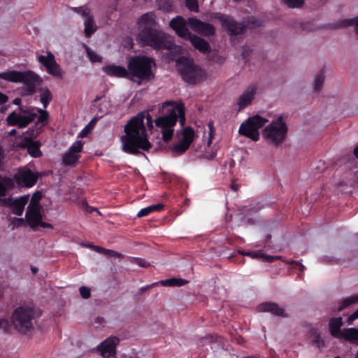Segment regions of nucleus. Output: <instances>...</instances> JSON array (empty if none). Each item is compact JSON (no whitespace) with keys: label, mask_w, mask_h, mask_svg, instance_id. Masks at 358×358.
I'll return each instance as SVG.
<instances>
[{"label":"nucleus","mask_w":358,"mask_h":358,"mask_svg":"<svg viewBox=\"0 0 358 358\" xmlns=\"http://www.w3.org/2000/svg\"><path fill=\"white\" fill-rule=\"evenodd\" d=\"M187 22L193 31L201 35L210 36L215 34V27L212 24L201 21L195 17H189Z\"/></svg>","instance_id":"obj_13"},{"label":"nucleus","mask_w":358,"mask_h":358,"mask_svg":"<svg viewBox=\"0 0 358 358\" xmlns=\"http://www.w3.org/2000/svg\"><path fill=\"white\" fill-rule=\"evenodd\" d=\"M253 259L263 258L265 262H273L275 259H278L277 256L265 255L259 252H248L243 254Z\"/></svg>","instance_id":"obj_32"},{"label":"nucleus","mask_w":358,"mask_h":358,"mask_svg":"<svg viewBox=\"0 0 358 358\" xmlns=\"http://www.w3.org/2000/svg\"><path fill=\"white\" fill-rule=\"evenodd\" d=\"M38 227H41L43 228H49L51 229H53V226L51 224L43 222L42 220H41V221L39 222Z\"/></svg>","instance_id":"obj_62"},{"label":"nucleus","mask_w":358,"mask_h":358,"mask_svg":"<svg viewBox=\"0 0 358 358\" xmlns=\"http://www.w3.org/2000/svg\"><path fill=\"white\" fill-rule=\"evenodd\" d=\"M21 112L27 113V115H21L15 111L10 113L6 117L7 124L9 126H17L19 128H24L34 121L36 117V114L27 113L20 107Z\"/></svg>","instance_id":"obj_11"},{"label":"nucleus","mask_w":358,"mask_h":358,"mask_svg":"<svg viewBox=\"0 0 358 358\" xmlns=\"http://www.w3.org/2000/svg\"><path fill=\"white\" fill-rule=\"evenodd\" d=\"M329 330L331 334L337 338H345V329L343 331L341 330V327L343 325L342 317H333L329 321Z\"/></svg>","instance_id":"obj_23"},{"label":"nucleus","mask_w":358,"mask_h":358,"mask_svg":"<svg viewBox=\"0 0 358 358\" xmlns=\"http://www.w3.org/2000/svg\"><path fill=\"white\" fill-rule=\"evenodd\" d=\"M14 179L19 185L31 187L36 184L37 176L29 169H23L14 176Z\"/></svg>","instance_id":"obj_17"},{"label":"nucleus","mask_w":358,"mask_h":358,"mask_svg":"<svg viewBox=\"0 0 358 358\" xmlns=\"http://www.w3.org/2000/svg\"><path fill=\"white\" fill-rule=\"evenodd\" d=\"M4 158V150L3 148L0 145V167L1 166L2 161Z\"/></svg>","instance_id":"obj_64"},{"label":"nucleus","mask_w":358,"mask_h":358,"mask_svg":"<svg viewBox=\"0 0 358 358\" xmlns=\"http://www.w3.org/2000/svg\"><path fill=\"white\" fill-rule=\"evenodd\" d=\"M215 18L217 19L222 28L231 36H238L243 34L247 26L242 22H237L233 17L222 13H216Z\"/></svg>","instance_id":"obj_9"},{"label":"nucleus","mask_w":358,"mask_h":358,"mask_svg":"<svg viewBox=\"0 0 358 358\" xmlns=\"http://www.w3.org/2000/svg\"><path fill=\"white\" fill-rule=\"evenodd\" d=\"M29 201V195H24L17 199L12 197L4 198L2 206L9 207L12 213L17 216L22 215L25 205Z\"/></svg>","instance_id":"obj_14"},{"label":"nucleus","mask_w":358,"mask_h":358,"mask_svg":"<svg viewBox=\"0 0 358 358\" xmlns=\"http://www.w3.org/2000/svg\"><path fill=\"white\" fill-rule=\"evenodd\" d=\"M103 71L109 76L117 78H129L128 69H125L121 66L108 65L103 67Z\"/></svg>","instance_id":"obj_24"},{"label":"nucleus","mask_w":358,"mask_h":358,"mask_svg":"<svg viewBox=\"0 0 358 358\" xmlns=\"http://www.w3.org/2000/svg\"><path fill=\"white\" fill-rule=\"evenodd\" d=\"M79 154H76L68 150L63 156V163L66 165H74L80 158Z\"/></svg>","instance_id":"obj_31"},{"label":"nucleus","mask_w":358,"mask_h":358,"mask_svg":"<svg viewBox=\"0 0 358 358\" xmlns=\"http://www.w3.org/2000/svg\"><path fill=\"white\" fill-rule=\"evenodd\" d=\"M312 24L309 22L302 23L301 27L303 30H307L308 31H313V29L310 27Z\"/></svg>","instance_id":"obj_61"},{"label":"nucleus","mask_w":358,"mask_h":358,"mask_svg":"<svg viewBox=\"0 0 358 358\" xmlns=\"http://www.w3.org/2000/svg\"><path fill=\"white\" fill-rule=\"evenodd\" d=\"M52 95L51 92L48 89L45 88L42 90L41 93V102L42 103L43 108H46L49 105L50 102L52 101Z\"/></svg>","instance_id":"obj_35"},{"label":"nucleus","mask_w":358,"mask_h":358,"mask_svg":"<svg viewBox=\"0 0 358 358\" xmlns=\"http://www.w3.org/2000/svg\"><path fill=\"white\" fill-rule=\"evenodd\" d=\"M257 92V87L255 85H250L241 95L238 99V105L239 110L243 109L251 104Z\"/></svg>","instance_id":"obj_19"},{"label":"nucleus","mask_w":358,"mask_h":358,"mask_svg":"<svg viewBox=\"0 0 358 358\" xmlns=\"http://www.w3.org/2000/svg\"><path fill=\"white\" fill-rule=\"evenodd\" d=\"M14 187L13 180L6 176H0V196H4L8 189Z\"/></svg>","instance_id":"obj_27"},{"label":"nucleus","mask_w":358,"mask_h":358,"mask_svg":"<svg viewBox=\"0 0 358 358\" xmlns=\"http://www.w3.org/2000/svg\"><path fill=\"white\" fill-rule=\"evenodd\" d=\"M187 21L182 16L178 15L173 17L169 22V26L173 29L176 34L180 38L187 40L192 34L187 27Z\"/></svg>","instance_id":"obj_15"},{"label":"nucleus","mask_w":358,"mask_h":358,"mask_svg":"<svg viewBox=\"0 0 358 358\" xmlns=\"http://www.w3.org/2000/svg\"><path fill=\"white\" fill-rule=\"evenodd\" d=\"M25 221L26 220H24L23 218H16V217L13 218V220L12 221L13 228L19 227L24 225Z\"/></svg>","instance_id":"obj_55"},{"label":"nucleus","mask_w":358,"mask_h":358,"mask_svg":"<svg viewBox=\"0 0 358 358\" xmlns=\"http://www.w3.org/2000/svg\"><path fill=\"white\" fill-rule=\"evenodd\" d=\"M187 283V281L182 278H172L164 280H160L159 284L165 287H181Z\"/></svg>","instance_id":"obj_29"},{"label":"nucleus","mask_w":358,"mask_h":358,"mask_svg":"<svg viewBox=\"0 0 358 358\" xmlns=\"http://www.w3.org/2000/svg\"><path fill=\"white\" fill-rule=\"evenodd\" d=\"M85 20V35L86 37H90L96 30L94 25L93 16L90 14L86 16Z\"/></svg>","instance_id":"obj_26"},{"label":"nucleus","mask_w":358,"mask_h":358,"mask_svg":"<svg viewBox=\"0 0 358 358\" xmlns=\"http://www.w3.org/2000/svg\"><path fill=\"white\" fill-rule=\"evenodd\" d=\"M201 345H210L213 350H217L220 348L224 349L227 340L220 336L209 334L200 339Z\"/></svg>","instance_id":"obj_18"},{"label":"nucleus","mask_w":358,"mask_h":358,"mask_svg":"<svg viewBox=\"0 0 358 358\" xmlns=\"http://www.w3.org/2000/svg\"><path fill=\"white\" fill-rule=\"evenodd\" d=\"M283 1L290 8H301L304 3L303 0H283Z\"/></svg>","instance_id":"obj_44"},{"label":"nucleus","mask_w":358,"mask_h":358,"mask_svg":"<svg viewBox=\"0 0 358 358\" xmlns=\"http://www.w3.org/2000/svg\"><path fill=\"white\" fill-rule=\"evenodd\" d=\"M155 65L153 59L145 55L131 57L127 63L129 79L136 81L138 84L152 80L155 78L152 71Z\"/></svg>","instance_id":"obj_3"},{"label":"nucleus","mask_w":358,"mask_h":358,"mask_svg":"<svg viewBox=\"0 0 358 358\" xmlns=\"http://www.w3.org/2000/svg\"><path fill=\"white\" fill-rule=\"evenodd\" d=\"M8 101V96L0 92V105L3 104Z\"/></svg>","instance_id":"obj_63"},{"label":"nucleus","mask_w":358,"mask_h":358,"mask_svg":"<svg viewBox=\"0 0 358 358\" xmlns=\"http://www.w3.org/2000/svg\"><path fill=\"white\" fill-rule=\"evenodd\" d=\"M37 59L45 67L46 71L50 75L59 78L63 77V71L56 62L55 55L52 52H48L47 55H38Z\"/></svg>","instance_id":"obj_10"},{"label":"nucleus","mask_w":358,"mask_h":358,"mask_svg":"<svg viewBox=\"0 0 358 358\" xmlns=\"http://www.w3.org/2000/svg\"><path fill=\"white\" fill-rule=\"evenodd\" d=\"M345 340L358 343V329L357 328H346L345 329Z\"/></svg>","instance_id":"obj_34"},{"label":"nucleus","mask_w":358,"mask_h":358,"mask_svg":"<svg viewBox=\"0 0 358 358\" xmlns=\"http://www.w3.org/2000/svg\"><path fill=\"white\" fill-rule=\"evenodd\" d=\"M34 320L35 311L31 307H17L11 315V322L14 328L22 334H27L33 328Z\"/></svg>","instance_id":"obj_6"},{"label":"nucleus","mask_w":358,"mask_h":358,"mask_svg":"<svg viewBox=\"0 0 358 358\" xmlns=\"http://www.w3.org/2000/svg\"><path fill=\"white\" fill-rule=\"evenodd\" d=\"M173 113L177 115V120L181 125H184L185 122V106L182 103H176L173 107Z\"/></svg>","instance_id":"obj_30"},{"label":"nucleus","mask_w":358,"mask_h":358,"mask_svg":"<svg viewBox=\"0 0 358 358\" xmlns=\"http://www.w3.org/2000/svg\"><path fill=\"white\" fill-rule=\"evenodd\" d=\"M73 9L76 13L81 15L84 17H85L86 16H87L88 15L90 14V10L87 7H84V6L76 7V8H73Z\"/></svg>","instance_id":"obj_48"},{"label":"nucleus","mask_w":358,"mask_h":358,"mask_svg":"<svg viewBox=\"0 0 358 358\" xmlns=\"http://www.w3.org/2000/svg\"><path fill=\"white\" fill-rule=\"evenodd\" d=\"M87 53L91 62H100L101 61V57L89 48H87Z\"/></svg>","instance_id":"obj_47"},{"label":"nucleus","mask_w":358,"mask_h":358,"mask_svg":"<svg viewBox=\"0 0 358 358\" xmlns=\"http://www.w3.org/2000/svg\"><path fill=\"white\" fill-rule=\"evenodd\" d=\"M41 143L38 141H31L29 143L27 148L28 153L33 157H40L42 155V152L40 150Z\"/></svg>","instance_id":"obj_28"},{"label":"nucleus","mask_w":358,"mask_h":358,"mask_svg":"<svg viewBox=\"0 0 358 358\" xmlns=\"http://www.w3.org/2000/svg\"><path fill=\"white\" fill-rule=\"evenodd\" d=\"M252 53V50L248 45H245L242 48V57L244 60L245 64H247L249 62V57Z\"/></svg>","instance_id":"obj_46"},{"label":"nucleus","mask_w":358,"mask_h":358,"mask_svg":"<svg viewBox=\"0 0 358 358\" xmlns=\"http://www.w3.org/2000/svg\"><path fill=\"white\" fill-rule=\"evenodd\" d=\"M177 69L182 80L189 85H196L206 80V70L194 63V59L180 57L176 60Z\"/></svg>","instance_id":"obj_4"},{"label":"nucleus","mask_w":358,"mask_h":358,"mask_svg":"<svg viewBox=\"0 0 358 358\" xmlns=\"http://www.w3.org/2000/svg\"><path fill=\"white\" fill-rule=\"evenodd\" d=\"M187 40L191 42L195 49L198 50L201 53L207 54L210 52L211 47L205 39L195 34H192L191 37L188 38Z\"/></svg>","instance_id":"obj_22"},{"label":"nucleus","mask_w":358,"mask_h":358,"mask_svg":"<svg viewBox=\"0 0 358 358\" xmlns=\"http://www.w3.org/2000/svg\"><path fill=\"white\" fill-rule=\"evenodd\" d=\"M150 208H152V213L153 212H159L164 209V206L163 204L158 203V204L151 205Z\"/></svg>","instance_id":"obj_60"},{"label":"nucleus","mask_w":358,"mask_h":358,"mask_svg":"<svg viewBox=\"0 0 358 358\" xmlns=\"http://www.w3.org/2000/svg\"><path fill=\"white\" fill-rule=\"evenodd\" d=\"M95 250L97 252H102L103 255L108 256V257H122V255L118 253L116 251L109 250V249H105L99 246H96Z\"/></svg>","instance_id":"obj_39"},{"label":"nucleus","mask_w":358,"mask_h":358,"mask_svg":"<svg viewBox=\"0 0 358 358\" xmlns=\"http://www.w3.org/2000/svg\"><path fill=\"white\" fill-rule=\"evenodd\" d=\"M177 122V115L173 113V108L169 115L159 117L155 120V124L162 129L173 128Z\"/></svg>","instance_id":"obj_21"},{"label":"nucleus","mask_w":358,"mask_h":358,"mask_svg":"<svg viewBox=\"0 0 358 358\" xmlns=\"http://www.w3.org/2000/svg\"><path fill=\"white\" fill-rule=\"evenodd\" d=\"M352 25L355 26V31L357 34H358V16L353 18L339 20L336 24H333L331 27L334 29H337Z\"/></svg>","instance_id":"obj_25"},{"label":"nucleus","mask_w":358,"mask_h":358,"mask_svg":"<svg viewBox=\"0 0 358 358\" xmlns=\"http://www.w3.org/2000/svg\"><path fill=\"white\" fill-rule=\"evenodd\" d=\"M120 339L117 337H110L102 342L98 347L101 355L105 358H115L116 346Z\"/></svg>","instance_id":"obj_16"},{"label":"nucleus","mask_w":358,"mask_h":358,"mask_svg":"<svg viewBox=\"0 0 358 358\" xmlns=\"http://www.w3.org/2000/svg\"><path fill=\"white\" fill-rule=\"evenodd\" d=\"M81 205H82V207L84 209H85L87 212L92 213L93 211L97 210L96 208L90 206L86 200H83L81 201Z\"/></svg>","instance_id":"obj_58"},{"label":"nucleus","mask_w":358,"mask_h":358,"mask_svg":"<svg viewBox=\"0 0 358 358\" xmlns=\"http://www.w3.org/2000/svg\"><path fill=\"white\" fill-rule=\"evenodd\" d=\"M288 127L282 115L272 120L263 130V136L274 145L282 144L287 136Z\"/></svg>","instance_id":"obj_7"},{"label":"nucleus","mask_w":358,"mask_h":358,"mask_svg":"<svg viewBox=\"0 0 358 358\" xmlns=\"http://www.w3.org/2000/svg\"><path fill=\"white\" fill-rule=\"evenodd\" d=\"M156 18L154 12H148L138 18L139 33L137 38L143 45L155 50L167 49L166 34L159 29Z\"/></svg>","instance_id":"obj_2"},{"label":"nucleus","mask_w":358,"mask_h":358,"mask_svg":"<svg viewBox=\"0 0 358 358\" xmlns=\"http://www.w3.org/2000/svg\"><path fill=\"white\" fill-rule=\"evenodd\" d=\"M11 329V325L7 319H0V329H2L4 333L10 334Z\"/></svg>","instance_id":"obj_41"},{"label":"nucleus","mask_w":358,"mask_h":358,"mask_svg":"<svg viewBox=\"0 0 358 358\" xmlns=\"http://www.w3.org/2000/svg\"><path fill=\"white\" fill-rule=\"evenodd\" d=\"M158 285H160L159 284V282H153V283H152V284H150L149 285H146L145 287H142L140 288L139 292H141V293L144 292H145L147 290H149V289H152V287H155V286H157Z\"/></svg>","instance_id":"obj_59"},{"label":"nucleus","mask_w":358,"mask_h":358,"mask_svg":"<svg viewBox=\"0 0 358 358\" xmlns=\"http://www.w3.org/2000/svg\"><path fill=\"white\" fill-rule=\"evenodd\" d=\"M195 132L192 127H187L183 129L182 141L186 143L189 145L193 142Z\"/></svg>","instance_id":"obj_33"},{"label":"nucleus","mask_w":358,"mask_h":358,"mask_svg":"<svg viewBox=\"0 0 358 358\" xmlns=\"http://www.w3.org/2000/svg\"><path fill=\"white\" fill-rule=\"evenodd\" d=\"M268 120L259 115L249 117L245 122L242 123L239 127L238 133L245 136L254 141L259 140V129L263 127Z\"/></svg>","instance_id":"obj_8"},{"label":"nucleus","mask_w":358,"mask_h":358,"mask_svg":"<svg viewBox=\"0 0 358 358\" xmlns=\"http://www.w3.org/2000/svg\"><path fill=\"white\" fill-rule=\"evenodd\" d=\"M81 296L85 299H89L91 296V289L85 286H82L79 289Z\"/></svg>","instance_id":"obj_51"},{"label":"nucleus","mask_w":358,"mask_h":358,"mask_svg":"<svg viewBox=\"0 0 358 358\" xmlns=\"http://www.w3.org/2000/svg\"><path fill=\"white\" fill-rule=\"evenodd\" d=\"M185 6L191 11H198L199 5L197 0H185Z\"/></svg>","instance_id":"obj_45"},{"label":"nucleus","mask_w":358,"mask_h":358,"mask_svg":"<svg viewBox=\"0 0 358 358\" xmlns=\"http://www.w3.org/2000/svg\"><path fill=\"white\" fill-rule=\"evenodd\" d=\"M358 302V295L357 296H351L348 298L344 299L340 304L338 307V310L341 311L344 308L348 307L349 306Z\"/></svg>","instance_id":"obj_37"},{"label":"nucleus","mask_w":358,"mask_h":358,"mask_svg":"<svg viewBox=\"0 0 358 358\" xmlns=\"http://www.w3.org/2000/svg\"><path fill=\"white\" fill-rule=\"evenodd\" d=\"M73 9L76 13L81 15L84 17H85L86 16H87L88 15L90 14V10L87 7H84V6L76 7V8H73Z\"/></svg>","instance_id":"obj_49"},{"label":"nucleus","mask_w":358,"mask_h":358,"mask_svg":"<svg viewBox=\"0 0 358 358\" xmlns=\"http://www.w3.org/2000/svg\"><path fill=\"white\" fill-rule=\"evenodd\" d=\"M124 131L121 142L124 152L136 155L141 153L140 149L148 151L151 148L144 124L143 113H138L131 118L125 124Z\"/></svg>","instance_id":"obj_1"},{"label":"nucleus","mask_w":358,"mask_h":358,"mask_svg":"<svg viewBox=\"0 0 358 358\" xmlns=\"http://www.w3.org/2000/svg\"><path fill=\"white\" fill-rule=\"evenodd\" d=\"M259 312H268L276 316L286 317L285 310L274 302H264L257 306Z\"/></svg>","instance_id":"obj_20"},{"label":"nucleus","mask_w":358,"mask_h":358,"mask_svg":"<svg viewBox=\"0 0 358 358\" xmlns=\"http://www.w3.org/2000/svg\"><path fill=\"white\" fill-rule=\"evenodd\" d=\"M152 213V208H150V206L143 208L137 214L138 217H143L149 215Z\"/></svg>","instance_id":"obj_53"},{"label":"nucleus","mask_w":358,"mask_h":358,"mask_svg":"<svg viewBox=\"0 0 358 358\" xmlns=\"http://www.w3.org/2000/svg\"><path fill=\"white\" fill-rule=\"evenodd\" d=\"M324 71L322 70L316 76L315 80L314 89L315 91H319L324 81Z\"/></svg>","instance_id":"obj_38"},{"label":"nucleus","mask_w":358,"mask_h":358,"mask_svg":"<svg viewBox=\"0 0 358 358\" xmlns=\"http://www.w3.org/2000/svg\"><path fill=\"white\" fill-rule=\"evenodd\" d=\"M37 111L39 113V117L38 118L37 122L42 124L46 123L49 117L48 113L45 110L41 108H38Z\"/></svg>","instance_id":"obj_42"},{"label":"nucleus","mask_w":358,"mask_h":358,"mask_svg":"<svg viewBox=\"0 0 358 358\" xmlns=\"http://www.w3.org/2000/svg\"><path fill=\"white\" fill-rule=\"evenodd\" d=\"M173 128H166L162 129V139L165 142H168L170 141L173 136Z\"/></svg>","instance_id":"obj_43"},{"label":"nucleus","mask_w":358,"mask_h":358,"mask_svg":"<svg viewBox=\"0 0 358 358\" xmlns=\"http://www.w3.org/2000/svg\"><path fill=\"white\" fill-rule=\"evenodd\" d=\"M140 113H143L144 120L146 119L147 121V126L152 129L153 127L152 116L148 112H141Z\"/></svg>","instance_id":"obj_54"},{"label":"nucleus","mask_w":358,"mask_h":358,"mask_svg":"<svg viewBox=\"0 0 358 358\" xmlns=\"http://www.w3.org/2000/svg\"><path fill=\"white\" fill-rule=\"evenodd\" d=\"M31 141V138L29 137H25L21 142L17 144V147L20 148H27L29 146V142Z\"/></svg>","instance_id":"obj_56"},{"label":"nucleus","mask_w":358,"mask_h":358,"mask_svg":"<svg viewBox=\"0 0 358 358\" xmlns=\"http://www.w3.org/2000/svg\"><path fill=\"white\" fill-rule=\"evenodd\" d=\"M35 194L27 207L25 214V220L27 225L33 230H36L38 223L42 220V215L40 211V206L37 202L34 201Z\"/></svg>","instance_id":"obj_12"},{"label":"nucleus","mask_w":358,"mask_h":358,"mask_svg":"<svg viewBox=\"0 0 358 358\" xmlns=\"http://www.w3.org/2000/svg\"><path fill=\"white\" fill-rule=\"evenodd\" d=\"M83 145L84 143L82 141H76L71 145L69 150L76 154H78L83 150Z\"/></svg>","instance_id":"obj_40"},{"label":"nucleus","mask_w":358,"mask_h":358,"mask_svg":"<svg viewBox=\"0 0 358 358\" xmlns=\"http://www.w3.org/2000/svg\"><path fill=\"white\" fill-rule=\"evenodd\" d=\"M0 78L11 83H22L23 95L31 96L36 92V85L41 81L39 76L31 71L15 70L0 73Z\"/></svg>","instance_id":"obj_5"},{"label":"nucleus","mask_w":358,"mask_h":358,"mask_svg":"<svg viewBox=\"0 0 358 358\" xmlns=\"http://www.w3.org/2000/svg\"><path fill=\"white\" fill-rule=\"evenodd\" d=\"M357 319H358V309L349 316L347 320V322L349 325H351Z\"/></svg>","instance_id":"obj_57"},{"label":"nucleus","mask_w":358,"mask_h":358,"mask_svg":"<svg viewBox=\"0 0 358 358\" xmlns=\"http://www.w3.org/2000/svg\"><path fill=\"white\" fill-rule=\"evenodd\" d=\"M189 145L188 144L180 141L178 143L174 145L172 148V151L176 155H182L189 148Z\"/></svg>","instance_id":"obj_36"},{"label":"nucleus","mask_w":358,"mask_h":358,"mask_svg":"<svg viewBox=\"0 0 358 358\" xmlns=\"http://www.w3.org/2000/svg\"><path fill=\"white\" fill-rule=\"evenodd\" d=\"M313 343L316 345L318 348H323L325 345L324 341L321 338L320 335L317 333H315L314 335Z\"/></svg>","instance_id":"obj_50"},{"label":"nucleus","mask_w":358,"mask_h":358,"mask_svg":"<svg viewBox=\"0 0 358 358\" xmlns=\"http://www.w3.org/2000/svg\"><path fill=\"white\" fill-rule=\"evenodd\" d=\"M131 262L138 264V266L147 268L150 266V264L147 262L144 259L138 258V257H133Z\"/></svg>","instance_id":"obj_52"}]
</instances>
